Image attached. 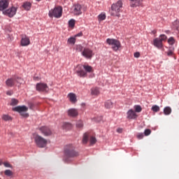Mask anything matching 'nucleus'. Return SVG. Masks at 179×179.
<instances>
[{"label":"nucleus","mask_w":179,"mask_h":179,"mask_svg":"<svg viewBox=\"0 0 179 179\" xmlns=\"http://www.w3.org/2000/svg\"><path fill=\"white\" fill-rule=\"evenodd\" d=\"M68 44H72L73 45L76 43V38L71 37L67 41Z\"/></svg>","instance_id":"27"},{"label":"nucleus","mask_w":179,"mask_h":179,"mask_svg":"<svg viewBox=\"0 0 179 179\" xmlns=\"http://www.w3.org/2000/svg\"><path fill=\"white\" fill-rule=\"evenodd\" d=\"M3 165L5 166V167H10V169H11V167H12V165H10L9 163H8V162H5L4 164H3Z\"/></svg>","instance_id":"44"},{"label":"nucleus","mask_w":179,"mask_h":179,"mask_svg":"<svg viewBox=\"0 0 179 179\" xmlns=\"http://www.w3.org/2000/svg\"><path fill=\"white\" fill-rule=\"evenodd\" d=\"M140 57H141V53H139L138 52H136L134 53L135 58H139Z\"/></svg>","instance_id":"43"},{"label":"nucleus","mask_w":179,"mask_h":179,"mask_svg":"<svg viewBox=\"0 0 179 179\" xmlns=\"http://www.w3.org/2000/svg\"><path fill=\"white\" fill-rule=\"evenodd\" d=\"M37 92H48V85L45 83H39L36 86Z\"/></svg>","instance_id":"11"},{"label":"nucleus","mask_w":179,"mask_h":179,"mask_svg":"<svg viewBox=\"0 0 179 179\" xmlns=\"http://www.w3.org/2000/svg\"><path fill=\"white\" fill-rule=\"evenodd\" d=\"M6 94H8V96H12V92L8 91V92H6Z\"/></svg>","instance_id":"47"},{"label":"nucleus","mask_w":179,"mask_h":179,"mask_svg":"<svg viewBox=\"0 0 179 179\" xmlns=\"http://www.w3.org/2000/svg\"><path fill=\"white\" fill-rule=\"evenodd\" d=\"M16 10H17L16 7H11L10 8L3 11V13L6 15V16H8V17H13V16L16 15Z\"/></svg>","instance_id":"12"},{"label":"nucleus","mask_w":179,"mask_h":179,"mask_svg":"<svg viewBox=\"0 0 179 179\" xmlns=\"http://www.w3.org/2000/svg\"><path fill=\"white\" fill-rule=\"evenodd\" d=\"M117 132H118V134L122 133V129H117Z\"/></svg>","instance_id":"46"},{"label":"nucleus","mask_w":179,"mask_h":179,"mask_svg":"<svg viewBox=\"0 0 179 179\" xmlns=\"http://www.w3.org/2000/svg\"><path fill=\"white\" fill-rule=\"evenodd\" d=\"M83 46H82V45H78L76 46V51L78 52H83Z\"/></svg>","instance_id":"36"},{"label":"nucleus","mask_w":179,"mask_h":179,"mask_svg":"<svg viewBox=\"0 0 179 179\" xmlns=\"http://www.w3.org/2000/svg\"><path fill=\"white\" fill-rule=\"evenodd\" d=\"M151 110L153 113H159L160 111V107L157 105H154L152 106Z\"/></svg>","instance_id":"26"},{"label":"nucleus","mask_w":179,"mask_h":179,"mask_svg":"<svg viewBox=\"0 0 179 179\" xmlns=\"http://www.w3.org/2000/svg\"><path fill=\"white\" fill-rule=\"evenodd\" d=\"M167 56H168V57H173V51L169 50V51L167 52Z\"/></svg>","instance_id":"45"},{"label":"nucleus","mask_w":179,"mask_h":179,"mask_svg":"<svg viewBox=\"0 0 179 179\" xmlns=\"http://www.w3.org/2000/svg\"><path fill=\"white\" fill-rule=\"evenodd\" d=\"M9 6V1L8 0H0V10H5L6 8Z\"/></svg>","instance_id":"17"},{"label":"nucleus","mask_w":179,"mask_h":179,"mask_svg":"<svg viewBox=\"0 0 179 179\" xmlns=\"http://www.w3.org/2000/svg\"><path fill=\"white\" fill-rule=\"evenodd\" d=\"M1 118L3 121H12V117L8 115H3Z\"/></svg>","instance_id":"29"},{"label":"nucleus","mask_w":179,"mask_h":179,"mask_svg":"<svg viewBox=\"0 0 179 179\" xmlns=\"http://www.w3.org/2000/svg\"><path fill=\"white\" fill-rule=\"evenodd\" d=\"M121 9H122V1L119 0L117 3L112 5L111 9L110 10V15L120 17V16H121L120 14Z\"/></svg>","instance_id":"3"},{"label":"nucleus","mask_w":179,"mask_h":179,"mask_svg":"<svg viewBox=\"0 0 179 179\" xmlns=\"http://www.w3.org/2000/svg\"><path fill=\"white\" fill-rule=\"evenodd\" d=\"M134 108L135 110V113H141L142 111V107L139 105H135Z\"/></svg>","instance_id":"30"},{"label":"nucleus","mask_w":179,"mask_h":179,"mask_svg":"<svg viewBox=\"0 0 179 179\" xmlns=\"http://www.w3.org/2000/svg\"><path fill=\"white\" fill-rule=\"evenodd\" d=\"M166 33H169V31H166Z\"/></svg>","instance_id":"50"},{"label":"nucleus","mask_w":179,"mask_h":179,"mask_svg":"<svg viewBox=\"0 0 179 179\" xmlns=\"http://www.w3.org/2000/svg\"><path fill=\"white\" fill-rule=\"evenodd\" d=\"M64 156L67 159H72L73 157H78L79 152L75 150V147L72 144H69L64 148Z\"/></svg>","instance_id":"2"},{"label":"nucleus","mask_w":179,"mask_h":179,"mask_svg":"<svg viewBox=\"0 0 179 179\" xmlns=\"http://www.w3.org/2000/svg\"><path fill=\"white\" fill-rule=\"evenodd\" d=\"M87 141H89V134L85 133L83 138V143H87Z\"/></svg>","instance_id":"31"},{"label":"nucleus","mask_w":179,"mask_h":179,"mask_svg":"<svg viewBox=\"0 0 179 179\" xmlns=\"http://www.w3.org/2000/svg\"><path fill=\"white\" fill-rule=\"evenodd\" d=\"M76 127H77V128H83V122H82L81 120H79L78 122H77Z\"/></svg>","instance_id":"39"},{"label":"nucleus","mask_w":179,"mask_h":179,"mask_svg":"<svg viewBox=\"0 0 179 179\" xmlns=\"http://www.w3.org/2000/svg\"><path fill=\"white\" fill-rule=\"evenodd\" d=\"M106 13H101L98 15V20L99 22H102V20H106Z\"/></svg>","instance_id":"25"},{"label":"nucleus","mask_w":179,"mask_h":179,"mask_svg":"<svg viewBox=\"0 0 179 179\" xmlns=\"http://www.w3.org/2000/svg\"><path fill=\"white\" fill-rule=\"evenodd\" d=\"M28 110L29 108H27L26 106H19L13 108V111H16L17 113H19L20 115H22V117H24L25 118H27V117H29V113H27Z\"/></svg>","instance_id":"7"},{"label":"nucleus","mask_w":179,"mask_h":179,"mask_svg":"<svg viewBox=\"0 0 179 179\" xmlns=\"http://www.w3.org/2000/svg\"><path fill=\"white\" fill-rule=\"evenodd\" d=\"M151 133H152V131H150V129H147L144 131V135L145 136H149V135H150Z\"/></svg>","instance_id":"40"},{"label":"nucleus","mask_w":179,"mask_h":179,"mask_svg":"<svg viewBox=\"0 0 179 179\" xmlns=\"http://www.w3.org/2000/svg\"><path fill=\"white\" fill-rule=\"evenodd\" d=\"M153 45L158 48V50L163 48V42L159 38H156L153 40Z\"/></svg>","instance_id":"16"},{"label":"nucleus","mask_w":179,"mask_h":179,"mask_svg":"<svg viewBox=\"0 0 179 179\" xmlns=\"http://www.w3.org/2000/svg\"><path fill=\"white\" fill-rule=\"evenodd\" d=\"M79 113L77 109L71 108L68 110V115L69 117H78Z\"/></svg>","instance_id":"19"},{"label":"nucleus","mask_w":179,"mask_h":179,"mask_svg":"<svg viewBox=\"0 0 179 179\" xmlns=\"http://www.w3.org/2000/svg\"><path fill=\"white\" fill-rule=\"evenodd\" d=\"M82 33L78 34L76 35V37H80V36H82Z\"/></svg>","instance_id":"48"},{"label":"nucleus","mask_w":179,"mask_h":179,"mask_svg":"<svg viewBox=\"0 0 179 179\" xmlns=\"http://www.w3.org/2000/svg\"><path fill=\"white\" fill-rule=\"evenodd\" d=\"M81 54L83 57L88 59H92V57L94 55L93 50L87 48H85Z\"/></svg>","instance_id":"10"},{"label":"nucleus","mask_w":179,"mask_h":179,"mask_svg":"<svg viewBox=\"0 0 179 179\" xmlns=\"http://www.w3.org/2000/svg\"><path fill=\"white\" fill-rule=\"evenodd\" d=\"M71 11L74 16H80L83 13V7L80 4H75L71 8Z\"/></svg>","instance_id":"9"},{"label":"nucleus","mask_w":179,"mask_h":179,"mask_svg":"<svg viewBox=\"0 0 179 179\" xmlns=\"http://www.w3.org/2000/svg\"><path fill=\"white\" fill-rule=\"evenodd\" d=\"M2 164V162H0V166Z\"/></svg>","instance_id":"49"},{"label":"nucleus","mask_w":179,"mask_h":179,"mask_svg":"<svg viewBox=\"0 0 179 179\" xmlns=\"http://www.w3.org/2000/svg\"><path fill=\"white\" fill-rule=\"evenodd\" d=\"M91 94L92 96H99L100 94V90L98 87H93L91 89Z\"/></svg>","instance_id":"21"},{"label":"nucleus","mask_w":179,"mask_h":179,"mask_svg":"<svg viewBox=\"0 0 179 179\" xmlns=\"http://www.w3.org/2000/svg\"><path fill=\"white\" fill-rule=\"evenodd\" d=\"M179 28V20H176L172 24V29L173 30H178Z\"/></svg>","instance_id":"23"},{"label":"nucleus","mask_w":179,"mask_h":179,"mask_svg":"<svg viewBox=\"0 0 179 179\" xmlns=\"http://www.w3.org/2000/svg\"><path fill=\"white\" fill-rule=\"evenodd\" d=\"M34 141L38 148H45L48 142L45 138L38 135L36 136Z\"/></svg>","instance_id":"8"},{"label":"nucleus","mask_w":179,"mask_h":179,"mask_svg":"<svg viewBox=\"0 0 179 179\" xmlns=\"http://www.w3.org/2000/svg\"><path fill=\"white\" fill-rule=\"evenodd\" d=\"M127 120H136L138 118V115L134 112V109H129L127 113Z\"/></svg>","instance_id":"14"},{"label":"nucleus","mask_w":179,"mask_h":179,"mask_svg":"<svg viewBox=\"0 0 179 179\" xmlns=\"http://www.w3.org/2000/svg\"><path fill=\"white\" fill-rule=\"evenodd\" d=\"M16 83H19V85H22L23 83V79L20 77L11 78H8L6 81V85L8 87H13L16 85Z\"/></svg>","instance_id":"5"},{"label":"nucleus","mask_w":179,"mask_h":179,"mask_svg":"<svg viewBox=\"0 0 179 179\" xmlns=\"http://www.w3.org/2000/svg\"><path fill=\"white\" fill-rule=\"evenodd\" d=\"M106 108H113V102L110 100L105 102Z\"/></svg>","instance_id":"28"},{"label":"nucleus","mask_w":179,"mask_h":179,"mask_svg":"<svg viewBox=\"0 0 179 179\" xmlns=\"http://www.w3.org/2000/svg\"><path fill=\"white\" fill-rule=\"evenodd\" d=\"M39 131H41V134H43L44 136H50V135H52V131L48 127H40Z\"/></svg>","instance_id":"13"},{"label":"nucleus","mask_w":179,"mask_h":179,"mask_svg":"<svg viewBox=\"0 0 179 179\" xmlns=\"http://www.w3.org/2000/svg\"><path fill=\"white\" fill-rule=\"evenodd\" d=\"M50 17H56L59 19L62 16V7H55L53 9H51L48 13Z\"/></svg>","instance_id":"6"},{"label":"nucleus","mask_w":179,"mask_h":179,"mask_svg":"<svg viewBox=\"0 0 179 179\" xmlns=\"http://www.w3.org/2000/svg\"><path fill=\"white\" fill-rule=\"evenodd\" d=\"M164 113L165 115H170L171 114V108L166 106L164 108Z\"/></svg>","instance_id":"24"},{"label":"nucleus","mask_w":179,"mask_h":179,"mask_svg":"<svg viewBox=\"0 0 179 179\" xmlns=\"http://www.w3.org/2000/svg\"><path fill=\"white\" fill-rule=\"evenodd\" d=\"M68 97H69L70 101L71 103H73V104H75V103H76V101H78V99H76V94H75L73 93H69L68 94Z\"/></svg>","instance_id":"20"},{"label":"nucleus","mask_w":179,"mask_h":179,"mask_svg":"<svg viewBox=\"0 0 179 179\" xmlns=\"http://www.w3.org/2000/svg\"><path fill=\"white\" fill-rule=\"evenodd\" d=\"M83 66L85 71L82 69V66L80 65L77 66L76 70V73L79 78H86L87 73H92L93 72V67L91 66L84 64Z\"/></svg>","instance_id":"1"},{"label":"nucleus","mask_w":179,"mask_h":179,"mask_svg":"<svg viewBox=\"0 0 179 179\" xmlns=\"http://www.w3.org/2000/svg\"><path fill=\"white\" fill-rule=\"evenodd\" d=\"M158 38H159V40L163 43V41H166L167 40V36L164 34H162Z\"/></svg>","instance_id":"38"},{"label":"nucleus","mask_w":179,"mask_h":179,"mask_svg":"<svg viewBox=\"0 0 179 179\" xmlns=\"http://www.w3.org/2000/svg\"><path fill=\"white\" fill-rule=\"evenodd\" d=\"M106 43L109 45H111V48L113 51H118L121 48V42L117 39L107 38Z\"/></svg>","instance_id":"4"},{"label":"nucleus","mask_w":179,"mask_h":179,"mask_svg":"<svg viewBox=\"0 0 179 179\" xmlns=\"http://www.w3.org/2000/svg\"><path fill=\"white\" fill-rule=\"evenodd\" d=\"M4 174H5V176H7L8 177H12V176H13V172H12V171H10V170H6L4 171Z\"/></svg>","instance_id":"33"},{"label":"nucleus","mask_w":179,"mask_h":179,"mask_svg":"<svg viewBox=\"0 0 179 179\" xmlns=\"http://www.w3.org/2000/svg\"><path fill=\"white\" fill-rule=\"evenodd\" d=\"M22 8H24L25 10H30L31 8V3L30 2H25L23 3Z\"/></svg>","instance_id":"22"},{"label":"nucleus","mask_w":179,"mask_h":179,"mask_svg":"<svg viewBox=\"0 0 179 179\" xmlns=\"http://www.w3.org/2000/svg\"><path fill=\"white\" fill-rule=\"evenodd\" d=\"M64 128L69 129L70 128H72V124L71 123H65Z\"/></svg>","instance_id":"42"},{"label":"nucleus","mask_w":179,"mask_h":179,"mask_svg":"<svg viewBox=\"0 0 179 179\" xmlns=\"http://www.w3.org/2000/svg\"><path fill=\"white\" fill-rule=\"evenodd\" d=\"M176 43V39H174L173 37H170L169 39H168V43L170 45H173V44H175Z\"/></svg>","instance_id":"32"},{"label":"nucleus","mask_w":179,"mask_h":179,"mask_svg":"<svg viewBox=\"0 0 179 179\" xmlns=\"http://www.w3.org/2000/svg\"><path fill=\"white\" fill-rule=\"evenodd\" d=\"M90 142L91 145H94V143L97 142V140L96 139V137L91 136L90 138Z\"/></svg>","instance_id":"37"},{"label":"nucleus","mask_w":179,"mask_h":179,"mask_svg":"<svg viewBox=\"0 0 179 179\" xmlns=\"http://www.w3.org/2000/svg\"><path fill=\"white\" fill-rule=\"evenodd\" d=\"M29 44L30 38H29L27 36L23 35L21 39V45H22V47H27V45H29Z\"/></svg>","instance_id":"15"},{"label":"nucleus","mask_w":179,"mask_h":179,"mask_svg":"<svg viewBox=\"0 0 179 179\" xmlns=\"http://www.w3.org/2000/svg\"><path fill=\"white\" fill-rule=\"evenodd\" d=\"M154 33H156V31H154Z\"/></svg>","instance_id":"51"},{"label":"nucleus","mask_w":179,"mask_h":179,"mask_svg":"<svg viewBox=\"0 0 179 179\" xmlns=\"http://www.w3.org/2000/svg\"><path fill=\"white\" fill-rule=\"evenodd\" d=\"M18 103H19V101H17V99H11L10 106H17Z\"/></svg>","instance_id":"34"},{"label":"nucleus","mask_w":179,"mask_h":179,"mask_svg":"<svg viewBox=\"0 0 179 179\" xmlns=\"http://www.w3.org/2000/svg\"><path fill=\"white\" fill-rule=\"evenodd\" d=\"M136 136L138 139H143V136H145L143 135V133H138Z\"/></svg>","instance_id":"41"},{"label":"nucleus","mask_w":179,"mask_h":179,"mask_svg":"<svg viewBox=\"0 0 179 179\" xmlns=\"http://www.w3.org/2000/svg\"><path fill=\"white\" fill-rule=\"evenodd\" d=\"M131 1L130 6L131 8H136V6H141L142 5L143 0H129Z\"/></svg>","instance_id":"18"},{"label":"nucleus","mask_w":179,"mask_h":179,"mask_svg":"<svg viewBox=\"0 0 179 179\" xmlns=\"http://www.w3.org/2000/svg\"><path fill=\"white\" fill-rule=\"evenodd\" d=\"M69 27H75V20L71 19L69 21Z\"/></svg>","instance_id":"35"}]
</instances>
